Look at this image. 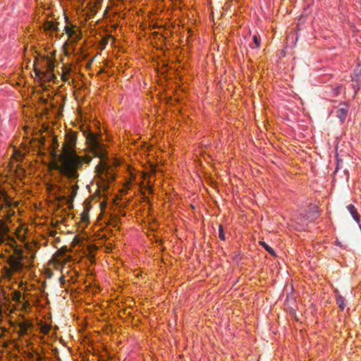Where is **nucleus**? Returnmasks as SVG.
<instances>
[{
  "mask_svg": "<svg viewBox=\"0 0 361 361\" xmlns=\"http://www.w3.org/2000/svg\"><path fill=\"white\" fill-rule=\"evenodd\" d=\"M76 133L68 130L65 136L62 152L60 154H53V161L49 167L58 171L61 175L74 181L79 177L78 170L85 164H89L92 161L90 156H79L75 152Z\"/></svg>",
  "mask_w": 361,
  "mask_h": 361,
  "instance_id": "nucleus-1",
  "label": "nucleus"
},
{
  "mask_svg": "<svg viewBox=\"0 0 361 361\" xmlns=\"http://www.w3.org/2000/svg\"><path fill=\"white\" fill-rule=\"evenodd\" d=\"M0 245H5L13 250L6 259L9 267H4L5 275L11 278L13 273H20L23 269L32 267L35 255L28 257L23 255V249L18 245L15 238L11 235L10 227L6 222L0 219Z\"/></svg>",
  "mask_w": 361,
  "mask_h": 361,
  "instance_id": "nucleus-2",
  "label": "nucleus"
},
{
  "mask_svg": "<svg viewBox=\"0 0 361 361\" xmlns=\"http://www.w3.org/2000/svg\"><path fill=\"white\" fill-rule=\"evenodd\" d=\"M84 135L91 152L100 159V163L95 168L96 171L100 174L105 171L107 174L110 166L105 160L106 152L104 143L101 142L97 135L91 131L84 132Z\"/></svg>",
  "mask_w": 361,
  "mask_h": 361,
  "instance_id": "nucleus-3",
  "label": "nucleus"
},
{
  "mask_svg": "<svg viewBox=\"0 0 361 361\" xmlns=\"http://www.w3.org/2000/svg\"><path fill=\"white\" fill-rule=\"evenodd\" d=\"M348 107L346 104H340L338 107L335 108L332 113L339 118L341 122H344L346 115L348 114Z\"/></svg>",
  "mask_w": 361,
  "mask_h": 361,
  "instance_id": "nucleus-4",
  "label": "nucleus"
},
{
  "mask_svg": "<svg viewBox=\"0 0 361 361\" xmlns=\"http://www.w3.org/2000/svg\"><path fill=\"white\" fill-rule=\"evenodd\" d=\"M5 202L6 207L10 208L13 204L17 205V202H13L11 198L7 195L6 191L0 185V202Z\"/></svg>",
  "mask_w": 361,
  "mask_h": 361,
  "instance_id": "nucleus-5",
  "label": "nucleus"
},
{
  "mask_svg": "<svg viewBox=\"0 0 361 361\" xmlns=\"http://www.w3.org/2000/svg\"><path fill=\"white\" fill-rule=\"evenodd\" d=\"M32 327V324L28 321H24L18 324V328H20V331H18V334L20 336L25 335L27 333L29 329Z\"/></svg>",
  "mask_w": 361,
  "mask_h": 361,
  "instance_id": "nucleus-6",
  "label": "nucleus"
},
{
  "mask_svg": "<svg viewBox=\"0 0 361 361\" xmlns=\"http://www.w3.org/2000/svg\"><path fill=\"white\" fill-rule=\"evenodd\" d=\"M71 190H72V192H71V195H70V197H67L66 195H63L61 197V199L67 200V201L69 204H71L74 200V197H75V195L77 194V191L78 190V185L77 184L73 185L71 188Z\"/></svg>",
  "mask_w": 361,
  "mask_h": 361,
  "instance_id": "nucleus-7",
  "label": "nucleus"
},
{
  "mask_svg": "<svg viewBox=\"0 0 361 361\" xmlns=\"http://www.w3.org/2000/svg\"><path fill=\"white\" fill-rule=\"evenodd\" d=\"M44 27V30L47 31L57 32L59 30L58 24L53 21L47 20Z\"/></svg>",
  "mask_w": 361,
  "mask_h": 361,
  "instance_id": "nucleus-8",
  "label": "nucleus"
},
{
  "mask_svg": "<svg viewBox=\"0 0 361 361\" xmlns=\"http://www.w3.org/2000/svg\"><path fill=\"white\" fill-rule=\"evenodd\" d=\"M347 210L350 212V214L352 215L353 218L359 223L360 221V216L357 213V210L355 208V206L352 204H350L347 206Z\"/></svg>",
  "mask_w": 361,
  "mask_h": 361,
  "instance_id": "nucleus-9",
  "label": "nucleus"
},
{
  "mask_svg": "<svg viewBox=\"0 0 361 361\" xmlns=\"http://www.w3.org/2000/svg\"><path fill=\"white\" fill-rule=\"evenodd\" d=\"M13 300L19 303H22V300H24V296H22V293L19 291H15L13 293Z\"/></svg>",
  "mask_w": 361,
  "mask_h": 361,
  "instance_id": "nucleus-10",
  "label": "nucleus"
},
{
  "mask_svg": "<svg viewBox=\"0 0 361 361\" xmlns=\"http://www.w3.org/2000/svg\"><path fill=\"white\" fill-rule=\"evenodd\" d=\"M345 300L343 297L339 295H336V303L341 310H344L345 307Z\"/></svg>",
  "mask_w": 361,
  "mask_h": 361,
  "instance_id": "nucleus-11",
  "label": "nucleus"
},
{
  "mask_svg": "<svg viewBox=\"0 0 361 361\" xmlns=\"http://www.w3.org/2000/svg\"><path fill=\"white\" fill-rule=\"evenodd\" d=\"M22 231V228L20 227H18L15 231L16 237L21 242H23L25 240V235L24 234L20 233V231Z\"/></svg>",
  "mask_w": 361,
  "mask_h": 361,
  "instance_id": "nucleus-12",
  "label": "nucleus"
},
{
  "mask_svg": "<svg viewBox=\"0 0 361 361\" xmlns=\"http://www.w3.org/2000/svg\"><path fill=\"white\" fill-rule=\"evenodd\" d=\"M64 30L66 32V34L68 35L70 37H73V35H76L74 29L71 27H69L68 25L65 26Z\"/></svg>",
  "mask_w": 361,
  "mask_h": 361,
  "instance_id": "nucleus-13",
  "label": "nucleus"
},
{
  "mask_svg": "<svg viewBox=\"0 0 361 361\" xmlns=\"http://www.w3.org/2000/svg\"><path fill=\"white\" fill-rule=\"evenodd\" d=\"M260 244L264 247V249L269 254H271V255H274V256L276 255V253H275L274 250L270 246H269L267 244H266V243L260 242Z\"/></svg>",
  "mask_w": 361,
  "mask_h": 361,
  "instance_id": "nucleus-14",
  "label": "nucleus"
},
{
  "mask_svg": "<svg viewBox=\"0 0 361 361\" xmlns=\"http://www.w3.org/2000/svg\"><path fill=\"white\" fill-rule=\"evenodd\" d=\"M11 207L7 208L8 210L6 212V214H5L4 216V218H5V219L6 221H10L11 217L13 216L15 214V212L11 210Z\"/></svg>",
  "mask_w": 361,
  "mask_h": 361,
  "instance_id": "nucleus-15",
  "label": "nucleus"
},
{
  "mask_svg": "<svg viewBox=\"0 0 361 361\" xmlns=\"http://www.w3.org/2000/svg\"><path fill=\"white\" fill-rule=\"evenodd\" d=\"M54 68V63L52 61L48 59L47 60V70L51 73Z\"/></svg>",
  "mask_w": 361,
  "mask_h": 361,
  "instance_id": "nucleus-16",
  "label": "nucleus"
},
{
  "mask_svg": "<svg viewBox=\"0 0 361 361\" xmlns=\"http://www.w3.org/2000/svg\"><path fill=\"white\" fill-rule=\"evenodd\" d=\"M252 41H253V42L255 44V47H257V48L259 47V46H260V38L257 35H254L252 36Z\"/></svg>",
  "mask_w": 361,
  "mask_h": 361,
  "instance_id": "nucleus-17",
  "label": "nucleus"
},
{
  "mask_svg": "<svg viewBox=\"0 0 361 361\" xmlns=\"http://www.w3.org/2000/svg\"><path fill=\"white\" fill-rule=\"evenodd\" d=\"M219 238L221 240H226L225 234L224 233V229H223L222 225H219Z\"/></svg>",
  "mask_w": 361,
  "mask_h": 361,
  "instance_id": "nucleus-18",
  "label": "nucleus"
},
{
  "mask_svg": "<svg viewBox=\"0 0 361 361\" xmlns=\"http://www.w3.org/2000/svg\"><path fill=\"white\" fill-rule=\"evenodd\" d=\"M21 305V310H26V309L30 306V303L27 301H24V300H21V303H18Z\"/></svg>",
  "mask_w": 361,
  "mask_h": 361,
  "instance_id": "nucleus-19",
  "label": "nucleus"
},
{
  "mask_svg": "<svg viewBox=\"0 0 361 361\" xmlns=\"http://www.w3.org/2000/svg\"><path fill=\"white\" fill-rule=\"evenodd\" d=\"M52 144H53V147L54 149H56L59 147V143L56 139V137H54L53 139H52Z\"/></svg>",
  "mask_w": 361,
  "mask_h": 361,
  "instance_id": "nucleus-20",
  "label": "nucleus"
},
{
  "mask_svg": "<svg viewBox=\"0 0 361 361\" xmlns=\"http://www.w3.org/2000/svg\"><path fill=\"white\" fill-rule=\"evenodd\" d=\"M4 208H7L6 207L5 202L3 201L0 202V211L3 210Z\"/></svg>",
  "mask_w": 361,
  "mask_h": 361,
  "instance_id": "nucleus-21",
  "label": "nucleus"
},
{
  "mask_svg": "<svg viewBox=\"0 0 361 361\" xmlns=\"http://www.w3.org/2000/svg\"><path fill=\"white\" fill-rule=\"evenodd\" d=\"M355 73L357 77L359 76L360 75H361V68H358L357 70H355Z\"/></svg>",
  "mask_w": 361,
  "mask_h": 361,
  "instance_id": "nucleus-22",
  "label": "nucleus"
},
{
  "mask_svg": "<svg viewBox=\"0 0 361 361\" xmlns=\"http://www.w3.org/2000/svg\"><path fill=\"white\" fill-rule=\"evenodd\" d=\"M35 73H36V75H37V76H39V77L41 75H43V74H44L42 72H41V71H35Z\"/></svg>",
  "mask_w": 361,
  "mask_h": 361,
  "instance_id": "nucleus-23",
  "label": "nucleus"
},
{
  "mask_svg": "<svg viewBox=\"0 0 361 361\" xmlns=\"http://www.w3.org/2000/svg\"><path fill=\"white\" fill-rule=\"evenodd\" d=\"M59 280H60V282H61V283H64V282H65V281H66V280H65V279H64V277H63V276H62V277H61Z\"/></svg>",
  "mask_w": 361,
  "mask_h": 361,
  "instance_id": "nucleus-24",
  "label": "nucleus"
},
{
  "mask_svg": "<svg viewBox=\"0 0 361 361\" xmlns=\"http://www.w3.org/2000/svg\"><path fill=\"white\" fill-rule=\"evenodd\" d=\"M2 315V310L1 308L0 307V317Z\"/></svg>",
  "mask_w": 361,
  "mask_h": 361,
  "instance_id": "nucleus-25",
  "label": "nucleus"
}]
</instances>
